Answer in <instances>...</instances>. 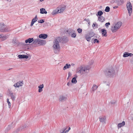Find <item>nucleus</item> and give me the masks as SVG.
I'll return each instance as SVG.
<instances>
[{"mask_svg":"<svg viewBox=\"0 0 133 133\" xmlns=\"http://www.w3.org/2000/svg\"><path fill=\"white\" fill-rule=\"evenodd\" d=\"M90 68L89 66L84 67V68L82 66L78 67L76 69V72L79 73L82 75L88 72Z\"/></svg>","mask_w":133,"mask_h":133,"instance_id":"f257e3e1","label":"nucleus"},{"mask_svg":"<svg viewBox=\"0 0 133 133\" xmlns=\"http://www.w3.org/2000/svg\"><path fill=\"white\" fill-rule=\"evenodd\" d=\"M105 75L109 77L113 76L115 74V71L113 67L108 69L104 72Z\"/></svg>","mask_w":133,"mask_h":133,"instance_id":"f03ea898","label":"nucleus"},{"mask_svg":"<svg viewBox=\"0 0 133 133\" xmlns=\"http://www.w3.org/2000/svg\"><path fill=\"white\" fill-rule=\"evenodd\" d=\"M10 31V29H8L4 24L0 23V32H8Z\"/></svg>","mask_w":133,"mask_h":133,"instance_id":"7ed1b4c3","label":"nucleus"},{"mask_svg":"<svg viewBox=\"0 0 133 133\" xmlns=\"http://www.w3.org/2000/svg\"><path fill=\"white\" fill-rule=\"evenodd\" d=\"M56 39L59 42L61 43H65L67 42L68 41L66 38L64 37H59Z\"/></svg>","mask_w":133,"mask_h":133,"instance_id":"20e7f679","label":"nucleus"},{"mask_svg":"<svg viewBox=\"0 0 133 133\" xmlns=\"http://www.w3.org/2000/svg\"><path fill=\"white\" fill-rule=\"evenodd\" d=\"M127 7L129 16H130L132 11V6L131 3L130 2L127 3Z\"/></svg>","mask_w":133,"mask_h":133,"instance_id":"39448f33","label":"nucleus"},{"mask_svg":"<svg viewBox=\"0 0 133 133\" xmlns=\"http://www.w3.org/2000/svg\"><path fill=\"white\" fill-rule=\"evenodd\" d=\"M53 48L54 49H57L58 50H60V46L59 43V42L56 39L55 42H54V44L53 46Z\"/></svg>","mask_w":133,"mask_h":133,"instance_id":"423d86ee","label":"nucleus"},{"mask_svg":"<svg viewBox=\"0 0 133 133\" xmlns=\"http://www.w3.org/2000/svg\"><path fill=\"white\" fill-rule=\"evenodd\" d=\"M12 43L14 45H17L18 46L19 44V42L16 37H14L12 40Z\"/></svg>","mask_w":133,"mask_h":133,"instance_id":"0eeeda50","label":"nucleus"},{"mask_svg":"<svg viewBox=\"0 0 133 133\" xmlns=\"http://www.w3.org/2000/svg\"><path fill=\"white\" fill-rule=\"evenodd\" d=\"M23 84V81H22L21 82L19 81L14 84V86L15 87L19 88V87L22 86Z\"/></svg>","mask_w":133,"mask_h":133,"instance_id":"6e6552de","label":"nucleus"},{"mask_svg":"<svg viewBox=\"0 0 133 133\" xmlns=\"http://www.w3.org/2000/svg\"><path fill=\"white\" fill-rule=\"evenodd\" d=\"M132 56H133V54L131 53H129L127 52H125L123 55V57H132Z\"/></svg>","mask_w":133,"mask_h":133,"instance_id":"1a4fd4ad","label":"nucleus"},{"mask_svg":"<svg viewBox=\"0 0 133 133\" xmlns=\"http://www.w3.org/2000/svg\"><path fill=\"white\" fill-rule=\"evenodd\" d=\"M99 121L100 122H102L103 124L105 123L106 117L105 116L101 117H99Z\"/></svg>","mask_w":133,"mask_h":133,"instance_id":"9d476101","label":"nucleus"},{"mask_svg":"<svg viewBox=\"0 0 133 133\" xmlns=\"http://www.w3.org/2000/svg\"><path fill=\"white\" fill-rule=\"evenodd\" d=\"M48 35L46 34H42L39 35V37L40 38L45 39L48 37Z\"/></svg>","mask_w":133,"mask_h":133,"instance_id":"9b49d317","label":"nucleus"},{"mask_svg":"<svg viewBox=\"0 0 133 133\" xmlns=\"http://www.w3.org/2000/svg\"><path fill=\"white\" fill-rule=\"evenodd\" d=\"M74 32V30L71 28H69L68 30H67L66 31V33L68 34L69 35H70L71 34Z\"/></svg>","mask_w":133,"mask_h":133,"instance_id":"f8f14e48","label":"nucleus"},{"mask_svg":"<svg viewBox=\"0 0 133 133\" xmlns=\"http://www.w3.org/2000/svg\"><path fill=\"white\" fill-rule=\"evenodd\" d=\"M98 21L102 23L105 21V18L103 16L98 17Z\"/></svg>","mask_w":133,"mask_h":133,"instance_id":"ddd939ff","label":"nucleus"},{"mask_svg":"<svg viewBox=\"0 0 133 133\" xmlns=\"http://www.w3.org/2000/svg\"><path fill=\"white\" fill-rule=\"evenodd\" d=\"M34 39L33 38H29L28 39L25 40V42L26 43H32Z\"/></svg>","mask_w":133,"mask_h":133,"instance_id":"4468645a","label":"nucleus"},{"mask_svg":"<svg viewBox=\"0 0 133 133\" xmlns=\"http://www.w3.org/2000/svg\"><path fill=\"white\" fill-rule=\"evenodd\" d=\"M18 57L20 59H27L28 58V56L24 55H19L18 56Z\"/></svg>","mask_w":133,"mask_h":133,"instance_id":"2eb2a0df","label":"nucleus"},{"mask_svg":"<svg viewBox=\"0 0 133 133\" xmlns=\"http://www.w3.org/2000/svg\"><path fill=\"white\" fill-rule=\"evenodd\" d=\"M116 26L114 25V26H112L111 28V30L113 32H116L118 29L117 28H116Z\"/></svg>","mask_w":133,"mask_h":133,"instance_id":"dca6fc26","label":"nucleus"},{"mask_svg":"<svg viewBox=\"0 0 133 133\" xmlns=\"http://www.w3.org/2000/svg\"><path fill=\"white\" fill-rule=\"evenodd\" d=\"M67 99V98L65 97L64 96H60V98L59 99V101H65Z\"/></svg>","mask_w":133,"mask_h":133,"instance_id":"f3484780","label":"nucleus"},{"mask_svg":"<svg viewBox=\"0 0 133 133\" xmlns=\"http://www.w3.org/2000/svg\"><path fill=\"white\" fill-rule=\"evenodd\" d=\"M85 39L88 42H89L90 41L91 38L88 34L85 35Z\"/></svg>","mask_w":133,"mask_h":133,"instance_id":"a211bd4d","label":"nucleus"},{"mask_svg":"<svg viewBox=\"0 0 133 133\" xmlns=\"http://www.w3.org/2000/svg\"><path fill=\"white\" fill-rule=\"evenodd\" d=\"M9 94L11 96V98L12 101H14L15 99V94H14L12 93H9Z\"/></svg>","mask_w":133,"mask_h":133,"instance_id":"6ab92c4d","label":"nucleus"},{"mask_svg":"<svg viewBox=\"0 0 133 133\" xmlns=\"http://www.w3.org/2000/svg\"><path fill=\"white\" fill-rule=\"evenodd\" d=\"M46 43V41L43 40H41L39 39V41L38 44H40L41 45H43Z\"/></svg>","mask_w":133,"mask_h":133,"instance_id":"aec40b11","label":"nucleus"},{"mask_svg":"<svg viewBox=\"0 0 133 133\" xmlns=\"http://www.w3.org/2000/svg\"><path fill=\"white\" fill-rule=\"evenodd\" d=\"M122 25V23L121 22H118L116 23L115 24V26H116V28H117L118 29H119L121 27Z\"/></svg>","mask_w":133,"mask_h":133,"instance_id":"412c9836","label":"nucleus"},{"mask_svg":"<svg viewBox=\"0 0 133 133\" xmlns=\"http://www.w3.org/2000/svg\"><path fill=\"white\" fill-rule=\"evenodd\" d=\"M44 87V85L43 84L40 85L38 87V92H41L43 90L42 88Z\"/></svg>","mask_w":133,"mask_h":133,"instance_id":"4be33fe9","label":"nucleus"},{"mask_svg":"<svg viewBox=\"0 0 133 133\" xmlns=\"http://www.w3.org/2000/svg\"><path fill=\"white\" fill-rule=\"evenodd\" d=\"M102 35L103 36L106 37L107 36L106 30L104 29H102L101 30Z\"/></svg>","mask_w":133,"mask_h":133,"instance_id":"5701e85b","label":"nucleus"},{"mask_svg":"<svg viewBox=\"0 0 133 133\" xmlns=\"http://www.w3.org/2000/svg\"><path fill=\"white\" fill-rule=\"evenodd\" d=\"M40 13L41 14H46L47 12L44 8H42L40 9Z\"/></svg>","mask_w":133,"mask_h":133,"instance_id":"b1692460","label":"nucleus"},{"mask_svg":"<svg viewBox=\"0 0 133 133\" xmlns=\"http://www.w3.org/2000/svg\"><path fill=\"white\" fill-rule=\"evenodd\" d=\"M66 6H63L61 7L60 9L59 10V13H61L63 12L65 9Z\"/></svg>","mask_w":133,"mask_h":133,"instance_id":"393cba45","label":"nucleus"},{"mask_svg":"<svg viewBox=\"0 0 133 133\" xmlns=\"http://www.w3.org/2000/svg\"><path fill=\"white\" fill-rule=\"evenodd\" d=\"M75 77L73 78L71 81L72 83H76L77 82L76 78L77 77V75H75Z\"/></svg>","mask_w":133,"mask_h":133,"instance_id":"a878e982","label":"nucleus"},{"mask_svg":"<svg viewBox=\"0 0 133 133\" xmlns=\"http://www.w3.org/2000/svg\"><path fill=\"white\" fill-rule=\"evenodd\" d=\"M125 124V122L123 121L122 123H120L118 124V128H120L121 127L123 126Z\"/></svg>","mask_w":133,"mask_h":133,"instance_id":"bb28decb","label":"nucleus"},{"mask_svg":"<svg viewBox=\"0 0 133 133\" xmlns=\"http://www.w3.org/2000/svg\"><path fill=\"white\" fill-rule=\"evenodd\" d=\"M39 41V39L37 38L36 39H35L34 40V41H33V42L32 44H36L37 43L38 44V43Z\"/></svg>","mask_w":133,"mask_h":133,"instance_id":"cd10ccee","label":"nucleus"},{"mask_svg":"<svg viewBox=\"0 0 133 133\" xmlns=\"http://www.w3.org/2000/svg\"><path fill=\"white\" fill-rule=\"evenodd\" d=\"M70 66L71 65L70 64H66L65 65L64 67L63 70H65L67 69H68L70 68Z\"/></svg>","mask_w":133,"mask_h":133,"instance_id":"c85d7f7f","label":"nucleus"},{"mask_svg":"<svg viewBox=\"0 0 133 133\" xmlns=\"http://www.w3.org/2000/svg\"><path fill=\"white\" fill-rule=\"evenodd\" d=\"M59 10L58 9H56L55 10H54L52 12V14L53 15L56 14L58 12L59 13Z\"/></svg>","mask_w":133,"mask_h":133,"instance_id":"c756f323","label":"nucleus"},{"mask_svg":"<svg viewBox=\"0 0 133 133\" xmlns=\"http://www.w3.org/2000/svg\"><path fill=\"white\" fill-rule=\"evenodd\" d=\"M97 87L95 84H94L91 88V90L93 92H94L97 89Z\"/></svg>","mask_w":133,"mask_h":133,"instance_id":"7c9ffc66","label":"nucleus"},{"mask_svg":"<svg viewBox=\"0 0 133 133\" xmlns=\"http://www.w3.org/2000/svg\"><path fill=\"white\" fill-rule=\"evenodd\" d=\"M103 14V12L101 11H99L97 13V14L96 15L97 16H99V17L101 16Z\"/></svg>","mask_w":133,"mask_h":133,"instance_id":"2f4dec72","label":"nucleus"},{"mask_svg":"<svg viewBox=\"0 0 133 133\" xmlns=\"http://www.w3.org/2000/svg\"><path fill=\"white\" fill-rule=\"evenodd\" d=\"M88 34L91 38L92 37H93L95 35L94 33L92 32H90L88 33Z\"/></svg>","mask_w":133,"mask_h":133,"instance_id":"473e14b6","label":"nucleus"},{"mask_svg":"<svg viewBox=\"0 0 133 133\" xmlns=\"http://www.w3.org/2000/svg\"><path fill=\"white\" fill-rule=\"evenodd\" d=\"M71 36L73 38H75L76 36V33H75V31L74 30V32H72V33L71 34Z\"/></svg>","mask_w":133,"mask_h":133,"instance_id":"72a5a7b5","label":"nucleus"},{"mask_svg":"<svg viewBox=\"0 0 133 133\" xmlns=\"http://www.w3.org/2000/svg\"><path fill=\"white\" fill-rule=\"evenodd\" d=\"M110 10V8L109 6H107L106 7L105 9V11L107 12L109 11Z\"/></svg>","mask_w":133,"mask_h":133,"instance_id":"f704fd0d","label":"nucleus"},{"mask_svg":"<svg viewBox=\"0 0 133 133\" xmlns=\"http://www.w3.org/2000/svg\"><path fill=\"white\" fill-rule=\"evenodd\" d=\"M38 19V18L37 17V16L36 15L35 17L32 19V20H33V21H34L35 22H36Z\"/></svg>","mask_w":133,"mask_h":133,"instance_id":"c9c22d12","label":"nucleus"},{"mask_svg":"<svg viewBox=\"0 0 133 133\" xmlns=\"http://www.w3.org/2000/svg\"><path fill=\"white\" fill-rule=\"evenodd\" d=\"M45 21L43 19H41L40 20H38V22L39 23H42L44 22Z\"/></svg>","mask_w":133,"mask_h":133,"instance_id":"e433bc0d","label":"nucleus"},{"mask_svg":"<svg viewBox=\"0 0 133 133\" xmlns=\"http://www.w3.org/2000/svg\"><path fill=\"white\" fill-rule=\"evenodd\" d=\"M7 101L8 104L9 108H10L11 107V103L9 101V100L8 98H7Z\"/></svg>","mask_w":133,"mask_h":133,"instance_id":"4c0bfd02","label":"nucleus"},{"mask_svg":"<svg viewBox=\"0 0 133 133\" xmlns=\"http://www.w3.org/2000/svg\"><path fill=\"white\" fill-rule=\"evenodd\" d=\"M1 40L2 41L5 40L6 39V36H2V37H1Z\"/></svg>","mask_w":133,"mask_h":133,"instance_id":"58836bf2","label":"nucleus"},{"mask_svg":"<svg viewBox=\"0 0 133 133\" xmlns=\"http://www.w3.org/2000/svg\"><path fill=\"white\" fill-rule=\"evenodd\" d=\"M18 44H19V45H24V46H25L26 45H28V44H26L24 43H23L22 42H21L20 43H19Z\"/></svg>","mask_w":133,"mask_h":133,"instance_id":"ea45409f","label":"nucleus"},{"mask_svg":"<svg viewBox=\"0 0 133 133\" xmlns=\"http://www.w3.org/2000/svg\"><path fill=\"white\" fill-rule=\"evenodd\" d=\"M99 42L98 40L97 39H95L94 40V43H99Z\"/></svg>","mask_w":133,"mask_h":133,"instance_id":"a19ab883","label":"nucleus"},{"mask_svg":"<svg viewBox=\"0 0 133 133\" xmlns=\"http://www.w3.org/2000/svg\"><path fill=\"white\" fill-rule=\"evenodd\" d=\"M77 31L79 33H81L82 31V30L80 28H78L77 29Z\"/></svg>","mask_w":133,"mask_h":133,"instance_id":"79ce46f5","label":"nucleus"},{"mask_svg":"<svg viewBox=\"0 0 133 133\" xmlns=\"http://www.w3.org/2000/svg\"><path fill=\"white\" fill-rule=\"evenodd\" d=\"M112 104H115L116 102V101H115L112 100L110 102Z\"/></svg>","mask_w":133,"mask_h":133,"instance_id":"37998d69","label":"nucleus"},{"mask_svg":"<svg viewBox=\"0 0 133 133\" xmlns=\"http://www.w3.org/2000/svg\"><path fill=\"white\" fill-rule=\"evenodd\" d=\"M66 129H62V130H61L60 131V133H64V131L66 130Z\"/></svg>","mask_w":133,"mask_h":133,"instance_id":"c03bdc74","label":"nucleus"},{"mask_svg":"<svg viewBox=\"0 0 133 133\" xmlns=\"http://www.w3.org/2000/svg\"><path fill=\"white\" fill-rule=\"evenodd\" d=\"M110 25V23L109 22H108L105 23V26L107 27H107H108V26L109 25Z\"/></svg>","mask_w":133,"mask_h":133,"instance_id":"a18cd8bd","label":"nucleus"},{"mask_svg":"<svg viewBox=\"0 0 133 133\" xmlns=\"http://www.w3.org/2000/svg\"><path fill=\"white\" fill-rule=\"evenodd\" d=\"M35 23V22H34V21H33V20H32L31 22V24H30V26H32Z\"/></svg>","mask_w":133,"mask_h":133,"instance_id":"49530a36","label":"nucleus"},{"mask_svg":"<svg viewBox=\"0 0 133 133\" xmlns=\"http://www.w3.org/2000/svg\"><path fill=\"white\" fill-rule=\"evenodd\" d=\"M130 63L131 64H133V57L130 59Z\"/></svg>","mask_w":133,"mask_h":133,"instance_id":"de8ad7c7","label":"nucleus"},{"mask_svg":"<svg viewBox=\"0 0 133 133\" xmlns=\"http://www.w3.org/2000/svg\"><path fill=\"white\" fill-rule=\"evenodd\" d=\"M86 21L89 24H90V21L89 19H87L86 20Z\"/></svg>","mask_w":133,"mask_h":133,"instance_id":"09e8293b","label":"nucleus"},{"mask_svg":"<svg viewBox=\"0 0 133 133\" xmlns=\"http://www.w3.org/2000/svg\"><path fill=\"white\" fill-rule=\"evenodd\" d=\"M94 63V61L92 60L90 62L89 64L90 65H92Z\"/></svg>","mask_w":133,"mask_h":133,"instance_id":"8fccbe9b","label":"nucleus"},{"mask_svg":"<svg viewBox=\"0 0 133 133\" xmlns=\"http://www.w3.org/2000/svg\"><path fill=\"white\" fill-rule=\"evenodd\" d=\"M72 75V74L70 72H69L68 73V77H70Z\"/></svg>","mask_w":133,"mask_h":133,"instance_id":"3c124183","label":"nucleus"},{"mask_svg":"<svg viewBox=\"0 0 133 133\" xmlns=\"http://www.w3.org/2000/svg\"><path fill=\"white\" fill-rule=\"evenodd\" d=\"M70 85H71V83H70L69 82H68L67 84V85L68 86H69Z\"/></svg>","mask_w":133,"mask_h":133,"instance_id":"603ef678","label":"nucleus"},{"mask_svg":"<svg viewBox=\"0 0 133 133\" xmlns=\"http://www.w3.org/2000/svg\"><path fill=\"white\" fill-rule=\"evenodd\" d=\"M118 7V6H114L113 7V8L114 9H116Z\"/></svg>","mask_w":133,"mask_h":133,"instance_id":"864d4df0","label":"nucleus"},{"mask_svg":"<svg viewBox=\"0 0 133 133\" xmlns=\"http://www.w3.org/2000/svg\"><path fill=\"white\" fill-rule=\"evenodd\" d=\"M95 25H96L94 23H93L92 25V26L93 27H94L95 26Z\"/></svg>","mask_w":133,"mask_h":133,"instance_id":"5fc2aeb1","label":"nucleus"},{"mask_svg":"<svg viewBox=\"0 0 133 133\" xmlns=\"http://www.w3.org/2000/svg\"><path fill=\"white\" fill-rule=\"evenodd\" d=\"M68 132V130H66L65 131H64V133H66Z\"/></svg>","mask_w":133,"mask_h":133,"instance_id":"6e6d98bb","label":"nucleus"},{"mask_svg":"<svg viewBox=\"0 0 133 133\" xmlns=\"http://www.w3.org/2000/svg\"><path fill=\"white\" fill-rule=\"evenodd\" d=\"M71 65H72V66H73L74 65H75V64H73V63H72L71 64Z\"/></svg>","mask_w":133,"mask_h":133,"instance_id":"4d7b16f0","label":"nucleus"},{"mask_svg":"<svg viewBox=\"0 0 133 133\" xmlns=\"http://www.w3.org/2000/svg\"><path fill=\"white\" fill-rule=\"evenodd\" d=\"M70 129V128L69 127L68 129L67 130H68V131Z\"/></svg>","mask_w":133,"mask_h":133,"instance_id":"13d9d810","label":"nucleus"},{"mask_svg":"<svg viewBox=\"0 0 133 133\" xmlns=\"http://www.w3.org/2000/svg\"><path fill=\"white\" fill-rule=\"evenodd\" d=\"M132 119H133V114L132 115Z\"/></svg>","mask_w":133,"mask_h":133,"instance_id":"bf43d9fd","label":"nucleus"},{"mask_svg":"<svg viewBox=\"0 0 133 133\" xmlns=\"http://www.w3.org/2000/svg\"><path fill=\"white\" fill-rule=\"evenodd\" d=\"M12 69V68H10V69H8L7 70H11V69Z\"/></svg>","mask_w":133,"mask_h":133,"instance_id":"052dcab7","label":"nucleus"},{"mask_svg":"<svg viewBox=\"0 0 133 133\" xmlns=\"http://www.w3.org/2000/svg\"><path fill=\"white\" fill-rule=\"evenodd\" d=\"M44 0H40V2H42Z\"/></svg>","mask_w":133,"mask_h":133,"instance_id":"680f3d73","label":"nucleus"},{"mask_svg":"<svg viewBox=\"0 0 133 133\" xmlns=\"http://www.w3.org/2000/svg\"><path fill=\"white\" fill-rule=\"evenodd\" d=\"M1 37H2V35H0V38H1Z\"/></svg>","mask_w":133,"mask_h":133,"instance_id":"e2e57ef3","label":"nucleus"},{"mask_svg":"<svg viewBox=\"0 0 133 133\" xmlns=\"http://www.w3.org/2000/svg\"><path fill=\"white\" fill-rule=\"evenodd\" d=\"M7 1H9V2H10L11 1V0H7Z\"/></svg>","mask_w":133,"mask_h":133,"instance_id":"0e129e2a","label":"nucleus"},{"mask_svg":"<svg viewBox=\"0 0 133 133\" xmlns=\"http://www.w3.org/2000/svg\"><path fill=\"white\" fill-rule=\"evenodd\" d=\"M69 77H68L67 78V79H69Z\"/></svg>","mask_w":133,"mask_h":133,"instance_id":"69168bd1","label":"nucleus"},{"mask_svg":"<svg viewBox=\"0 0 133 133\" xmlns=\"http://www.w3.org/2000/svg\"><path fill=\"white\" fill-rule=\"evenodd\" d=\"M86 19H85L84 20V21H86Z\"/></svg>","mask_w":133,"mask_h":133,"instance_id":"338daca9","label":"nucleus"},{"mask_svg":"<svg viewBox=\"0 0 133 133\" xmlns=\"http://www.w3.org/2000/svg\"><path fill=\"white\" fill-rule=\"evenodd\" d=\"M27 49H29V48H27Z\"/></svg>","mask_w":133,"mask_h":133,"instance_id":"774afa93","label":"nucleus"}]
</instances>
